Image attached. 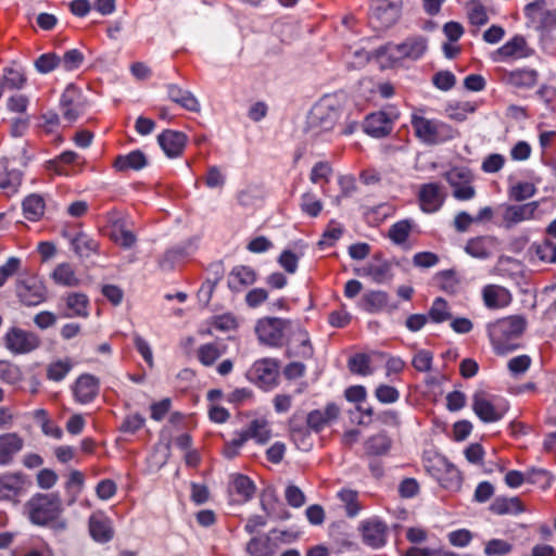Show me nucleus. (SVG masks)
Segmentation results:
<instances>
[{
    "instance_id": "nucleus-1",
    "label": "nucleus",
    "mask_w": 556,
    "mask_h": 556,
    "mask_svg": "<svg viewBox=\"0 0 556 556\" xmlns=\"http://www.w3.org/2000/svg\"><path fill=\"white\" fill-rule=\"evenodd\" d=\"M346 103L343 92L321 97L311 109L306 118L305 131L313 136L331 130L337 124Z\"/></svg>"
},
{
    "instance_id": "nucleus-2",
    "label": "nucleus",
    "mask_w": 556,
    "mask_h": 556,
    "mask_svg": "<svg viewBox=\"0 0 556 556\" xmlns=\"http://www.w3.org/2000/svg\"><path fill=\"white\" fill-rule=\"evenodd\" d=\"M527 320L519 315L502 318L488 327L489 337L495 352L500 355L513 352L518 348L515 342L525 331Z\"/></svg>"
},
{
    "instance_id": "nucleus-3",
    "label": "nucleus",
    "mask_w": 556,
    "mask_h": 556,
    "mask_svg": "<svg viewBox=\"0 0 556 556\" xmlns=\"http://www.w3.org/2000/svg\"><path fill=\"white\" fill-rule=\"evenodd\" d=\"M428 48V40L422 36H413L402 43H387L376 50V58L381 66L391 67L404 59L417 60Z\"/></svg>"
},
{
    "instance_id": "nucleus-4",
    "label": "nucleus",
    "mask_w": 556,
    "mask_h": 556,
    "mask_svg": "<svg viewBox=\"0 0 556 556\" xmlns=\"http://www.w3.org/2000/svg\"><path fill=\"white\" fill-rule=\"evenodd\" d=\"M25 508L33 525L45 527L59 518L62 502L58 493H36L26 502Z\"/></svg>"
},
{
    "instance_id": "nucleus-5",
    "label": "nucleus",
    "mask_w": 556,
    "mask_h": 556,
    "mask_svg": "<svg viewBox=\"0 0 556 556\" xmlns=\"http://www.w3.org/2000/svg\"><path fill=\"white\" fill-rule=\"evenodd\" d=\"M412 127L415 136L426 144L433 146L451 140L457 136V130L446 123L429 119L414 113L412 115Z\"/></svg>"
},
{
    "instance_id": "nucleus-6",
    "label": "nucleus",
    "mask_w": 556,
    "mask_h": 556,
    "mask_svg": "<svg viewBox=\"0 0 556 556\" xmlns=\"http://www.w3.org/2000/svg\"><path fill=\"white\" fill-rule=\"evenodd\" d=\"M293 326L291 320L277 317H264L257 320L255 333L258 341L269 346H279L282 344L285 331H290Z\"/></svg>"
},
{
    "instance_id": "nucleus-7",
    "label": "nucleus",
    "mask_w": 556,
    "mask_h": 556,
    "mask_svg": "<svg viewBox=\"0 0 556 556\" xmlns=\"http://www.w3.org/2000/svg\"><path fill=\"white\" fill-rule=\"evenodd\" d=\"M5 348L13 354H26L40 345L39 337L18 327H11L3 337Z\"/></svg>"
},
{
    "instance_id": "nucleus-8",
    "label": "nucleus",
    "mask_w": 556,
    "mask_h": 556,
    "mask_svg": "<svg viewBox=\"0 0 556 556\" xmlns=\"http://www.w3.org/2000/svg\"><path fill=\"white\" fill-rule=\"evenodd\" d=\"M472 409L483 422H495L502 419L506 408L494 402L484 391H476L472 395Z\"/></svg>"
},
{
    "instance_id": "nucleus-9",
    "label": "nucleus",
    "mask_w": 556,
    "mask_h": 556,
    "mask_svg": "<svg viewBox=\"0 0 556 556\" xmlns=\"http://www.w3.org/2000/svg\"><path fill=\"white\" fill-rule=\"evenodd\" d=\"M98 243L86 232L79 230L72 239V251L78 263L85 267L93 265L98 257Z\"/></svg>"
},
{
    "instance_id": "nucleus-10",
    "label": "nucleus",
    "mask_w": 556,
    "mask_h": 556,
    "mask_svg": "<svg viewBox=\"0 0 556 556\" xmlns=\"http://www.w3.org/2000/svg\"><path fill=\"white\" fill-rule=\"evenodd\" d=\"M401 5V0H374L371 18L379 27L389 28L399 20Z\"/></svg>"
},
{
    "instance_id": "nucleus-11",
    "label": "nucleus",
    "mask_w": 556,
    "mask_h": 556,
    "mask_svg": "<svg viewBox=\"0 0 556 556\" xmlns=\"http://www.w3.org/2000/svg\"><path fill=\"white\" fill-rule=\"evenodd\" d=\"M46 289L35 278L18 279L15 286V293L22 304L36 306L45 301Z\"/></svg>"
},
{
    "instance_id": "nucleus-12",
    "label": "nucleus",
    "mask_w": 556,
    "mask_h": 556,
    "mask_svg": "<svg viewBox=\"0 0 556 556\" xmlns=\"http://www.w3.org/2000/svg\"><path fill=\"white\" fill-rule=\"evenodd\" d=\"M397 113L391 115L386 112H376L368 115L364 123V130L372 137H383L391 132L393 121Z\"/></svg>"
},
{
    "instance_id": "nucleus-13",
    "label": "nucleus",
    "mask_w": 556,
    "mask_h": 556,
    "mask_svg": "<svg viewBox=\"0 0 556 556\" xmlns=\"http://www.w3.org/2000/svg\"><path fill=\"white\" fill-rule=\"evenodd\" d=\"M358 274L370 277L376 283H384L393 278L392 263L375 255L370 262L358 269Z\"/></svg>"
},
{
    "instance_id": "nucleus-14",
    "label": "nucleus",
    "mask_w": 556,
    "mask_h": 556,
    "mask_svg": "<svg viewBox=\"0 0 556 556\" xmlns=\"http://www.w3.org/2000/svg\"><path fill=\"white\" fill-rule=\"evenodd\" d=\"M539 207V202L533 201L520 205H507L503 211V222L506 228L533 218L535 211Z\"/></svg>"
},
{
    "instance_id": "nucleus-15",
    "label": "nucleus",
    "mask_w": 556,
    "mask_h": 556,
    "mask_svg": "<svg viewBox=\"0 0 556 556\" xmlns=\"http://www.w3.org/2000/svg\"><path fill=\"white\" fill-rule=\"evenodd\" d=\"M289 338V354L295 357L308 358L313 354V348L308 334L298 324H293Z\"/></svg>"
},
{
    "instance_id": "nucleus-16",
    "label": "nucleus",
    "mask_w": 556,
    "mask_h": 556,
    "mask_svg": "<svg viewBox=\"0 0 556 556\" xmlns=\"http://www.w3.org/2000/svg\"><path fill=\"white\" fill-rule=\"evenodd\" d=\"M525 13L542 28H552L556 25V13L546 8L545 0H536L527 4Z\"/></svg>"
},
{
    "instance_id": "nucleus-17",
    "label": "nucleus",
    "mask_w": 556,
    "mask_h": 556,
    "mask_svg": "<svg viewBox=\"0 0 556 556\" xmlns=\"http://www.w3.org/2000/svg\"><path fill=\"white\" fill-rule=\"evenodd\" d=\"M444 201V193L438 184H426L419 190V204L424 212L433 213L438 211Z\"/></svg>"
},
{
    "instance_id": "nucleus-18",
    "label": "nucleus",
    "mask_w": 556,
    "mask_h": 556,
    "mask_svg": "<svg viewBox=\"0 0 556 556\" xmlns=\"http://www.w3.org/2000/svg\"><path fill=\"white\" fill-rule=\"evenodd\" d=\"M111 230L110 238L118 245L130 249L136 243V236L130 231L125 220L115 214L110 217Z\"/></svg>"
},
{
    "instance_id": "nucleus-19",
    "label": "nucleus",
    "mask_w": 556,
    "mask_h": 556,
    "mask_svg": "<svg viewBox=\"0 0 556 556\" xmlns=\"http://www.w3.org/2000/svg\"><path fill=\"white\" fill-rule=\"evenodd\" d=\"M484 305L491 309H497L507 306L511 301L510 292L497 285H488L482 290Z\"/></svg>"
},
{
    "instance_id": "nucleus-20",
    "label": "nucleus",
    "mask_w": 556,
    "mask_h": 556,
    "mask_svg": "<svg viewBox=\"0 0 556 556\" xmlns=\"http://www.w3.org/2000/svg\"><path fill=\"white\" fill-rule=\"evenodd\" d=\"M22 472H8L0 476V501H10L16 497L24 485Z\"/></svg>"
},
{
    "instance_id": "nucleus-21",
    "label": "nucleus",
    "mask_w": 556,
    "mask_h": 556,
    "mask_svg": "<svg viewBox=\"0 0 556 556\" xmlns=\"http://www.w3.org/2000/svg\"><path fill=\"white\" fill-rule=\"evenodd\" d=\"M89 533L96 542H110L114 536L112 521L101 515H92L89 519Z\"/></svg>"
},
{
    "instance_id": "nucleus-22",
    "label": "nucleus",
    "mask_w": 556,
    "mask_h": 556,
    "mask_svg": "<svg viewBox=\"0 0 556 556\" xmlns=\"http://www.w3.org/2000/svg\"><path fill=\"white\" fill-rule=\"evenodd\" d=\"M497 248V240L492 236H482L470 239L465 251L473 257L486 258L493 254Z\"/></svg>"
},
{
    "instance_id": "nucleus-23",
    "label": "nucleus",
    "mask_w": 556,
    "mask_h": 556,
    "mask_svg": "<svg viewBox=\"0 0 556 556\" xmlns=\"http://www.w3.org/2000/svg\"><path fill=\"white\" fill-rule=\"evenodd\" d=\"M23 439L15 432L0 435V465L5 466L12 462L14 454L23 448Z\"/></svg>"
},
{
    "instance_id": "nucleus-24",
    "label": "nucleus",
    "mask_w": 556,
    "mask_h": 556,
    "mask_svg": "<svg viewBox=\"0 0 556 556\" xmlns=\"http://www.w3.org/2000/svg\"><path fill=\"white\" fill-rule=\"evenodd\" d=\"M159 143L169 157L179 155L186 144V136L179 131L165 130L159 138Z\"/></svg>"
},
{
    "instance_id": "nucleus-25",
    "label": "nucleus",
    "mask_w": 556,
    "mask_h": 556,
    "mask_svg": "<svg viewBox=\"0 0 556 556\" xmlns=\"http://www.w3.org/2000/svg\"><path fill=\"white\" fill-rule=\"evenodd\" d=\"M99 381L89 374L81 375L75 383V397L80 403L90 402L98 393Z\"/></svg>"
},
{
    "instance_id": "nucleus-26",
    "label": "nucleus",
    "mask_w": 556,
    "mask_h": 556,
    "mask_svg": "<svg viewBox=\"0 0 556 556\" xmlns=\"http://www.w3.org/2000/svg\"><path fill=\"white\" fill-rule=\"evenodd\" d=\"M386 525L377 519H370L363 523V539L372 547H380L386 543Z\"/></svg>"
},
{
    "instance_id": "nucleus-27",
    "label": "nucleus",
    "mask_w": 556,
    "mask_h": 556,
    "mask_svg": "<svg viewBox=\"0 0 556 556\" xmlns=\"http://www.w3.org/2000/svg\"><path fill=\"white\" fill-rule=\"evenodd\" d=\"M339 407L334 404H328L324 409H316L308 414L307 416V425L319 431L325 426L329 425L333 420H336L339 416Z\"/></svg>"
},
{
    "instance_id": "nucleus-28",
    "label": "nucleus",
    "mask_w": 556,
    "mask_h": 556,
    "mask_svg": "<svg viewBox=\"0 0 556 556\" xmlns=\"http://www.w3.org/2000/svg\"><path fill=\"white\" fill-rule=\"evenodd\" d=\"M256 280L255 271L248 266H236L228 276V286L230 289L241 291L253 285Z\"/></svg>"
},
{
    "instance_id": "nucleus-29",
    "label": "nucleus",
    "mask_w": 556,
    "mask_h": 556,
    "mask_svg": "<svg viewBox=\"0 0 556 556\" xmlns=\"http://www.w3.org/2000/svg\"><path fill=\"white\" fill-rule=\"evenodd\" d=\"M168 97L172 101L179 104L184 109L191 112L200 111V103L198 99L188 90H184L177 85L168 86Z\"/></svg>"
},
{
    "instance_id": "nucleus-30",
    "label": "nucleus",
    "mask_w": 556,
    "mask_h": 556,
    "mask_svg": "<svg viewBox=\"0 0 556 556\" xmlns=\"http://www.w3.org/2000/svg\"><path fill=\"white\" fill-rule=\"evenodd\" d=\"M45 200L40 194H28L22 202L23 214L26 219L37 222L45 213Z\"/></svg>"
},
{
    "instance_id": "nucleus-31",
    "label": "nucleus",
    "mask_w": 556,
    "mask_h": 556,
    "mask_svg": "<svg viewBox=\"0 0 556 556\" xmlns=\"http://www.w3.org/2000/svg\"><path fill=\"white\" fill-rule=\"evenodd\" d=\"M504 80L516 88H531L536 84L538 74L534 70H516L506 73Z\"/></svg>"
},
{
    "instance_id": "nucleus-32",
    "label": "nucleus",
    "mask_w": 556,
    "mask_h": 556,
    "mask_svg": "<svg viewBox=\"0 0 556 556\" xmlns=\"http://www.w3.org/2000/svg\"><path fill=\"white\" fill-rule=\"evenodd\" d=\"M148 161L146 155L139 151H132L126 155H119L114 162V167L118 172H126L129 169L139 170L147 165Z\"/></svg>"
},
{
    "instance_id": "nucleus-33",
    "label": "nucleus",
    "mask_w": 556,
    "mask_h": 556,
    "mask_svg": "<svg viewBox=\"0 0 556 556\" xmlns=\"http://www.w3.org/2000/svg\"><path fill=\"white\" fill-rule=\"evenodd\" d=\"M241 434L245 438V442L249 439H254L256 442L264 444L270 439L269 424L265 419H254L250 422L247 430L242 431Z\"/></svg>"
},
{
    "instance_id": "nucleus-34",
    "label": "nucleus",
    "mask_w": 556,
    "mask_h": 556,
    "mask_svg": "<svg viewBox=\"0 0 556 556\" xmlns=\"http://www.w3.org/2000/svg\"><path fill=\"white\" fill-rule=\"evenodd\" d=\"M26 76L23 72L13 67L3 68V77H0V97L3 93L4 88L9 89H22L26 84Z\"/></svg>"
},
{
    "instance_id": "nucleus-35",
    "label": "nucleus",
    "mask_w": 556,
    "mask_h": 556,
    "mask_svg": "<svg viewBox=\"0 0 556 556\" xmlns=\"http://www.w3.org/2000/svg\"><path fill=\"white\" fill-rule=\"evenodd\" d=\"M464 175L457 170H451L447 173L446 178L448 182L454 187L453 195L458 200H469L475 195V189L468 184H457L456 179L463 178Z\"/></svg>"
},
{
    "instance_id": "nucleus-36",
    "label": "nucleus",
    "mask_w": 556,
    "mask_h": 556,
    "mask_svg": "<svg viewBox=\"0 0 556 556\" xmlns=\"http://www.w3.org/2000/svg\"><path fill=\"white\" fill-rule=\"evenodd\" d=\"M362 305L369 313H378L388 305V295L382 291H371L362 299Z\"/></svg>"
},
{
    "instance_id": "nucleus-37",
    "label": "nucleus",
    "mask_w": 556,
    "mask_h": 556,
    "mask_svg": "<svg viewBox=\"0 0 556 556\" xmlns=\"http://www.w3.org/2000/svg\"><path fill=\"white\" fill-rule=\"evenodd\" d=\"M412 228L413 224L409 220H400L389 228L388 237L394 244L401 245L406 242Z\"/></svg>"
},
{
    "instance_id": "nucleus-38",
    "label": "nucleus",
    "mask_w": 556,
    "mask_h": 556,
    "mask_svg": "<svg viewBox=\"0 0 556 556\" xmlns=\"http://www.w3.org/2000/svg\"><path fill=\"white\" fill-rule=\"evenodd\" d=\"M490 509L497 515L516 514L522 510L521 503L517 497H497L491 504Z\"/></svg>"
},
{
    "instance_id": "nucleus-39",
    "label": "nucleus",
    "mask_w": 556,
    "mask_h": 556,
    "mask_svg": "<svg viewBox=\"0 0 556 556\" xmlns=\"http://www.w3.org/2000/svg\"><path fill=\"white\" fill-rule=\"evenodd\" d=\"M526 40L520 36H515L497 50V54L503 58H521L525 55Z\"/></svg>"
},
{
    "instance_id": "nucleus-40",
    "label": "nucleus",
    "mask_w": 556,
    "mask_h": 556,
    "mask_svg": "<svg viewBox=\"0 0 556 556\" xmlns=\"http://www.w3.org/2000/svg\"><path fill=\"white\" fill-rule=\"evenodd\" d=\"M365 445L368 454L382 455L390 450L391 440L386 433H378L370 437Z\"/></svg>"
},
{
    "instance_id": "nucleus-41",
    "label": "nucleus",
    "mask_w": 556,
    "mask_h": 556,
    "mask_svg": "<svg viewBox=\"0 0 556 556\" xmlns=\"http://www.w3.org/2000/svg\"><path fill=\"white\" fill-rule=\"evenodd\" d=\"M429 317L433 323L440 324L452 318V313L447 302L443 298H437L430 309Z\"/></svg>"
},
{
    "instance_id": "nucleus-42",
    "label": "nucleus",
    "mask_w": 556,
    "mask_h": 556,
    "mask_svg": "<svg viewBox=\"0 0 556 556\" xmlns=\"http://www.w3.org/2000/svg\"><path fill=\"white\" fill-rule=\"evenodd\" d=\"M61 64L60 56L54 52L40 54L35 61V68L40 74H48Z\"/></svg>"
},
{
    "instance_id": "nucleus-43",
    "label": "nucleus",
    "mask_w": 556,
    "mask_h": 556,
    "mask_svg": "<svg viewBox=\"0 0 556 556\" xmlns=\"http://www.w3.org/2000/svg\"><path fill=\"white\" fill-rule=\"evenodd\" d=\"M536 188L532 182L519 181L509 188V198L521 202L535 194Z\"/></svg>"
},
{
    "instance_id": "nucleus-44",
    "label": "nucleus",
    "mask_w": 556,
    "mask_h": 556,
    "mask_svg": "<svg viewBox=\"0 0 556 556\" xmlns=\"http://www.w3.org/2000/svg\"><path fill=\"white\" fill-rule=\"evenodd\" d=\"M22 378L20 368L9 361L0 359V379L9 384H16Z\"/></svg>"
},
{
    "instance_id": "nucleus-45",
    "label": "nucleus",
    "mask_w": 556,
    "mask_h": 556,
    "mask_svg": "<svg viewBox=\"0 0 556 556\" xmlns=\"http://www.w3.org/2000/svg\"><path fill=\"white\" fill-rule=\"evenodd\" d=\"M220 355V350L213 343L201 345L198 350V358L204 366H212Z\"/></svg>"
},
{
    "instance_id": "nucleus-46",
    "label": "nucleus",
    "mask_w": 556,
    "mask_h": 556,
    "mask_svg": "<svg viewBox=\"0 0 556 556\" xmlns=\"http://www.w3.org/2000/svg\"><path fill=\"white\" fill-rule=\"evenodd\" d=\"M476 111L475 104L470 102L457 103L455 105H448L446 109L447 116L456 122H463L467 118L468 114Z\"/></svg>"
},
{
    "instance_id": "nucleus-47",
    "label": "nucleus",
    "mask_w": 556,
    "mask_h": 556,
    "mask_svg": "<svg viewBox=\"0 0 556 556\" xmlns=\"http://www.w3.org/2000/svg\"><path fill=\"white\" fill-rule=\"evenodd\" d=\"M339 498L344 503L346 515L354 517L359 511L357 503V492L353 490H342L338 493Z\"/></svg>"
},
{
    "instance_id": "nucleus-48",
    "label": "nucleus",
    "mask_w": 556,
    "mask_h": 556,
    "mask_svg": "<svg viewBox=\"0 0 556 556\" xmlns=\"http://www.w3.org/2000/svg\"><path fill=\"white\" fill-rule=\"evenodd\" d=\"M301 208L311 217H317L323 210V203L315 194L307 192L302 197Z\"/></svg>"
},
{
    "instance_id": "nucleus-49",
    "label": "nucleus",
    "mask_w": 556,
    "mask_h": 556,
    "mask_svg": "<svg viewBox=\"0 0 556 556\" xmlns=\"http://www.w3.org/2000/svg\"><path fill=\"white\" fill-rule=\"evenodd\" d=\"M235 491L240 494L244 500H249L255 490L253 482L247 477L242 475H238L233 478L232 481Z\"/></svg>"
},
{
    "instance_id": "nucleus-50",
    "label": "nucleus",
    "mask_w": 556,
    "mask_h": 556,
    "mask_svg": "<svg viewBox=\"0 0 556 556\" xmlns=\"http://www.w3.org/2000/svg\"><path fill=\"white\" fill-rule=\"evenodd\" d=\"M23 173L18 169L8 170L4 176H0V189L16 191L22 184Z\"/></svg>"
},
{
    "instance_id": "nucleus-51",
    "label": "nucleus",
    "mask_w": 556,
    "mask_h": 556,
    "mask_svg": "<svg viewBox=\"0 0 556 556\" xmlns=\"http://www.w3.org/2000/svg\"><path fill=\"white\" fill-rule=\"evenodd\" d=\"M21 267V260L16 256L8 258L5 264L0 266V288L4 286L10 277L15 275Z\"/></svg>"
},
{
    "instance_id": "nucleus-52",
    "label": "nucleus",
    "mask_w": 556,
    "mask_h": 556,
    "mask_svg": "<svg viewBox=\"0 0 556 556\" xmlns=\"http://www.w3.org/2000/svg\"><path fill=\"white\" fill-rule=\"evenodd\" d=\"M247 551L251 556H274L267 541L253 538L247 545Z\"/></svg>"
},
{
    "instance_id": "nucleus-53",
    "label": "nucleus",
    "mask_w": 556,
    "mask_h": 556,
    "mask_svg": "<svg viewBox=\"0 0 556 556\" xmlns=\"http://www.w3.org/2000/svg\"><path fill=\"white\" fill-rule=\"evenodd\" d=\"M205 185L211 189H222L226 182V176L217 166H212L207 169L204 178Z\"/></svg>"
},
{
    "instance_id": "nucleus-54",
    "label": "nucleus",
    "mask_w": 556,
    "mask_h": 556,
    "mask_svg": "<svg viewBox=\"0 0 556 556\" xmlns=\"http://www.w3.org/2000/svg\"><path fill=\"white\" fill-rule=\"evenodd\" d=\"M70 371V358L51 364L48 367L47 376L50 380L60 381Z\"/></svg>"
},
{
    "instance_id": "nucleus-55",
    "label": "nucleus",
    "mask_w": 556,
    "mask_h": 556,
    "mask_svg": "<svg viewBox=\"0 0 556 556\" xmlns=\"http://www.w3.org/2000/svg\"><path fill=\"white\" fill-rule=\"evenodd\" d=\"M432 83L438 89L447 91L454 87L456 78L452 72L441 71L433 76Z\"/></svg>"
},
{
    "instance_id": "nucleus-56",
    "label": "nucleus",
    "mask_w": 556,
    "mask_h": 556,
    "mask_svg": "<svg viewBox=\"0 0 556 556\" xmlns=\"http://www.w3.org/2000/svg\"><path fill=\"white\" fill-rule=\"evenodd\" d=\"M343 229L342 227L336 223L334 220H331L323 233V238L318 242L319 245H332L341 236H342Z\"/></svg>"
},
{
    "instance_id": "nucleus-57",
    "label": "nucleus",
    "mask_w": 556,
    "mask_h": 556,
    "mask_svg": "<svg viewBox=\"0 0 556 556\" xmlns=\"http://www.w3.org/2000/svg\"><path fill=\"white\" fill-rule=\"evenodd\" d=\"M511 544L504 540L493 539L485 544L484 553L488 556L505 555L511 551Z\"/></svg>"
},
{
    "instance_id": "nucleus-58",
    "label": "nucleus",
    "mask_w": 556,
    "mask_h": 556,
    "mask_svg": "<svg viewBox=\"0 0 556 556\" xmlns=\"http://www.w3.org/2000/svg\"><path fill=\"white\" fill-rule=\"evenodd\" d=\"M88 299L85 294L75 293L72 294V317H84L88 316Z\"/></svg>"
},
{
    "instance_id": "nucleus-59",
    "label": "nucleus",
    "mask_w": 556,
    "mask_h": 556,
    "mask_svg": "<svg viewBox=\"0 0 556 556\" xmlns=\"http://www.w3.org/2000/svg\"><path fill=\"white\" fill-rule=\"evenodd\" d=\"M28 105V97L22 93L13 94L7 100V109L12 113H25Z\"/></svg>"
},
{
    "instance_id": "nucleus-60",
    "label": "nucleus",
    "mask_w": 556,
    "mask_h": 556,
    "mask_svg": "<svg viewBox=\"0 0 556 556\" xmlns=\"http://www.w3.org/2000/svg\"><path fill=\"white\" fill-rule=\"evenodd\" d=\"M331 173L332 169L328 163L319 162L313 167L309 178L313 184L327 182Z\"/></svg>"
},
{
    "instance_id": "nucleus-61",
    "label": "nucleus",
    "mask_w": 556,
    "mask_h": 556,
    "mask_svg": "<svg viewBox=\"0 0 556 556\" xmlns=\"http://www.w3.org/2000/svg\"><path fill=\"white\" fill-rule=\"evenodd\" d=\"M349 367L352 372L359 375H369L371 370L369 369V358L364 354H358L352 357L349 361Z\"/></svg>"
},
{
    "instance_id": "nucleus-62",
    "label": "nucleus",
    "mask_w": 556,
    "mask_h": 556,
    "mask_svg": "<svg viewBox=\"0 0 556 556\" xmlns=\"http://www.w3.org/2000/svg\"><path fill=\"white\" fill-rule=\"evenodd\" d=\"M447 539L451 545L455 547H465L471 542L472 534L467 529H459L450 532Z\"/></svg>"
},
{
    "instance_id": "nucleus-63",
    "label": "nucleus",
    "mask_w": 556,
    "mask_h": 556,
    "mask_svg": "<svg viewBox=\"0 0 556 556\" xmlns=\"http://www.w3.org/2000/svg\"><path fill=\"white\" fill-rule=\"evenodd\" d=\"M58 481V475L50 468L40 469L37 473V484L40 489L49 490Z\"/></svg>"
},
{
    "instance_id": "nucleus-64",
    "label": "nucleus",
    "mask_w": 556,
    "mask_h": 556,
    "mask_svg": "<svg viewBox=\"0 0 556 556\" xmlns=\"http://www.w3.org/2000/svg\"><path fill=\"white\" fill-rule=\"evenodd\" d=\"M285 497L288 504L295 508L302 507L305 504V495L296 485H288Z\"/></svg>"
}]
</instances>
